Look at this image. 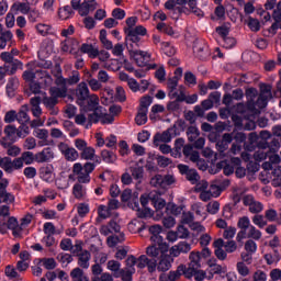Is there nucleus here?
I'll return each instance as SVG.
<instances>
[{
    "mask_svg": "<svg viewBox=\"0 0 281 281\" xmlns=\"http://www.w3.org/2000/svg\"><path fill=\"white\" fill-rule=\"evenodd\" d=\"M58 150L65 157L66 161H76L78 159V157H80V154H78V150H76V148L69 146V144H67V143H63V142L59 143Z\"/></svg>",
    "mask_w": 281,
    "mask_h": 281,
    "instance_id": "13",
    "label": "nucleus"
},
{
    "mask_svg": "<svg viewBox=\"0 0 281 281\" xmlns=\"http://www.w3.org/2000/svg\"><path fill=\"white\" fill-rule=\"evenodd\" d=\"M35 30L41 34V36H47V34L52 32V26L49 24L40 23L35 26Z\"/></svg>",
    "mask_w": 281,
    "mask_h": 281,
    "instance_id": "60",
    "label": "nucleus"
},
{
    "mask_svg": "<svg viewBox=\"0 0 281 281\" xmlns=\"http://www.w3.org/2000/svg\"><path fill=\"white\" fill-rule=\"evenodd\" d=\"M154 244L151 246H148L146 248V255L149 258H153L151 260H155V258H161L162 256H166V254H168L170 246L168 245V243L164 241V240H159V241H153Z\"/></svg>",
    "mask_w": 281,
    "mask_h": 281,
    "instance_id": "4",
    "label": "nucleus"
},
{
    "mask_svg": "<svg viewBox=\"0 0 281 281\" xmlns=\"http://www.w3.org/2000/svg\"><path fill=\"white\" fill-rule=\"evenodd\" d=\"M14 38L12 31H4L0 34V49H5L8 44Z\"/></svg>",
    "mask_w": 281,
    "mask_h": 281,
    "instance_id": "40",
    "label": "nucleus"
},
{
    "mask_svg": "<svg viewBox=\"0 0 281 281\" xmlns=\"http://www.w3.org/2000/svg\"><path fill=\"white\" fill-rule=\"evenodd\" d=\"M87 100L88 102L86 109L88 111L97 113L99 110L102 111V109H104L102 105H100V98L98 97V94H90Z\"/></svg>",
    "mask_w": 281,
    "mask_h": 281,
    "instance_id": "25",
    "label": "nucleus"
},
{
    "mask_svg": "<svg viewBox=\"0 0 281 281\" xmlns=\"http://www.w3.org/2000/svg\"><path fill=\"white\" fill-rule=\"evenodd\" d=\"M4 135L9 138V142H16V137H19V128L14 125H7L4 127Z\"/></svg>",
    "mask_w": 281,
    "mask_h": 281,
    "instance_id": "38",
    "label": "nucleus"
},
{
    "mask_svg": "<svg viewBox=\"0 0 281 281\" xmlns=\"http://www.w3.org/2000/svg\"><path fill=\"white\" fill-rule=\"evenodd\" d=\"M134 273H135V270L121 269V272H119V276H120L121 280H123V281H133Z\"/></svg>",
    "mask_w": 281,
    "mask_h": 281,
    "instance_id": "63",
    "label": "nucleus"
},
{
    "mask_svg": "<svg viewBox=\"0 0 281 281\" xmlns=\"http://www.w3.org/2000/svg\"><path fill=\"white\" fill-rule=\"evenodd\" d=\"M19 67H23V63H21L19 59H14V61L10 64H4L8 76H14L19 70Z\"/></svg>",
    "mask_w": 281,
    "mask_h": 281,
    "instance_id": "39",
    "label": "nucleus"
},
{
    "mask_svg": "<svg viewBox=\"0 0 281 281\" xmlns=\"http://www.w3.org/2000/svg\"><path fill=\"white\" fill-rule=\"evenodd\" d=\"M106 148H112V150H117V136L110 135L105 138Z\"/></svg>",
    "mask_w": 281,
    "mask_h": 281,
    "instance_id": "59",
    "label": "nucleus"
},
{
    "mask_svg": "<svg viewBox=\"0 0 281 281\" xmlns=\"http://www.w3.org/2000/svg\"><path fill=\"white\" fill-rule=\"evenodd\" d=\"M246 238H251L252 240H260L262 238V232H260L256 226L251 225L246 233Z\"/></svg>",
    "mask_w": 281,
    "mask_h": 281,
    "instance_id": "48",
    "label": "nucleus"
},
{
    "mask_svg": "<svg viewBox=\"0 0 281 281\" xmlns=\"http://www.w3.org/2000/svg\"><path fill=\"white\" fill-rule=\"evenodd\" d=\"M193 54L199 60H207L210 58V46L203 40H195L193 43Z\"/></svg>",
    "mask_w": 281,
    "mask_h": 281,
    "instance_id": "5",
    "label": "nucleus"
},
{
    "mask_svg": "<svg viewBox=\"0 0 281 281\" xmlns=\"http://www.w3.org/2000/svg\"><path fill=\"white\" fill-rule=\"evenodd\" d=\"M153 104V98L150 95H145L140 99L138 111H145L148 113V106Z\"/></svg>",
    "mask_w": 281,
    "mask_h": 281,
    "instance_id": "55",
    "label": "nucleus"
},
{
    "mask_svg": "<svg viewBox=\"0 0 281 281\" xmlns=\"http://www.w3.org/2000/svg\"><path fill=\"white\" fill-rule=\"evenodd\" d=\"M71 281H89V277L82 268H75L70 271Z\"/></svg>",
    "mask_w": 281,
    "mask_h": 281,
    "instance_id": "36",
    "label": "nucleus"
},
{
    "mask_svg": "<svg viewBox=\"0 0 281 281\" xmlns=\"http://www.w3.org/2000/svg\"><path fill=\"white\" fill-rule=\"evenodd\" d=\"M172 262H175L172 255L167 252L159 258L158 262L156 260V270L160 273H166V271H170V269H172Z\"/></svg>",
    "mask_w": 281,
    "mask_h": 281,
    "instance_id": "16",
    "label": "nucleus"
},
{
    "mask_svg": "<svg viewBox=\"0 0 281 281\" xmlns=\"http://www.w3.org/2000/svg\"><path fill=\"white\" fill-rule=\"evenodd\" d=\"M270 150L269 143H259V149L254 154L255 161H265L269 157Z\"/></svg>",
    "mask_w": 281,
    "mask_h": 281,
    "instance_id": "23",
    "label": "nucleus"
},
{
    "mask_svg": "<svg viewBox=\"0 0 281 281\" xmlns=\"http://www.w3.org/2000/svg\"><path fill=\"white\" fill-rule=\"evenodd\" d=\"M247 25L251 32H260V21L258 19L249 16Z\"/></svg>",
    "mask_w": 281,
    "mask_h": 281,
    "instance_id": "62",
    "label": "nucleus"
},
{
    "mask_svg": "<svg viewBox=\"0 0 281 281\" xmlns=\"http://www.w3.org/2000/svg\"><path fill=\"white\" fill-rule=\"evenodd\" d=\"M173 137H177V130L171 127L167 128L162 133H156L153 139L154 146H159V144H170Z\"/></svg>",
    "mask_w": 281,
    "mask_h": 281,
    "instance_id": "8",
    "label": "nucleus"
},
{
    "mask_svg": "<svg viewBox=\"0 0 281 281\" xmlns=\"http://www.w3.org/2000/svg\"><path fill=\"white\" fill-rule=\"evenodd\" d=\"M27 111H30V108L27 105H23L16 113L19 124H27V122H30V115H27Z\"/></svg>",
    "mask_w": 281,
    "mask_h": 281,
    "instance_id": "44",
    "label": "nucleus"
},
{
    "mask_svg": "<svg viewBox=\"0 0 281 281\" xmlns=\"http://www.w3.org/2000/svg\"><path fill=\"white\" fill-rule=\"evenodd\" d=\"M98 8L95 0H83L79 8L80 16H87L89 12H93Z\"/></svg>",
    "mask_w": 281,
    "mask_h": 281,
    "instance_id": "26",
    "label": "nucleus"
},
{
    "mask_svg": "<svg viewBox=\"0 0 281 281\" xmlns=\"http://www.w3.org/2000/svg\"><path fill=\"white\" fill-rule=\"evenodd\" d=\"M192 278H194L195 281H203L207 278V273L201 270V268L187 271V280H192Z\"/></svg>",
    "mask_w": 281,
    "mask_h": 281,
    "instance_id": "33",
    "label": "nucleus"
},
{
    "mask_svg": "<svg viewBox=\"0 0 281 281\" xmlns=\"http://www.w3.org/2000/svg\"><path fill=\"white\" fill-rule=\"evenodd\" d=\"M186 121L180 119L170 128H173V131H176V137H179V135L186 131Z\"/></svg>",
    "mask_w": 281,
    "mask_h": 281,
    "instance_id": "56",
    "label": "nucleus"
},
{
    "mask_svg": "<svg viewBox=\"0 0 281 281\" xmlns=\"http://www.w3.org/2000/svg\"><path fill=\"white\" fill-rule=\"evenodd\" d=\"M156 29L159 32H162L164 34H167L168 36H175V30L172 29V26H170V25H168L164 22L158 23Z\"/></svg>",
    "mask_w": 281,
    "mask_h": 281,
    "instance_id": "53",
    "label": "nucleus"
},
{
    "mask_svg": "<svg viewBox=\"0 0 281 281\" xmlns=\"http://www.w3.org/2000/svg\"><path fill=\"white\" fill-rule=\"evenodd\" d=\"M35 78H40L41 80L44 79V85L46 87H52V83L54 82L52 75H49L47 70H43V69L35 70Z\"/></svg>",
    "mask_w": 281,
    "mask_h": 281,
    "instance_id": "35",
    "label": "nucleus"
},
{
    "mask_svg": "<svg viewBox=\"0 0 281 281\" xmlns=\"http://www.w3.org/2000/svg\"><path fill=\"white\" fill-rule=\"evenodd\" d=\"M27 18H29L30 23H37V21H41V11H38L36 9H32L27 13Z\"/></svg>",
    "mask_w": 281,
    "mask_h": 281,
    "instance_id": "64",
    "label": "nucleus"
},
{
    "mask_svg": "<svg viewBox=\"0 0 281 281\" xmlns=\"http://www.w3.org/2000/svg\"><path fill=\"white\" fill-rule=\"evenodd\" d=\"M135 122L137 126H144L148 122V112L144 110H138L137 115L135 116Z\"/></svg>",
    "mask_w": 281,
    "mask_h": 281,
    "instance_id": "52",
    "label": "nucleus"
},
{
    "mask_svg": "<svg viewBox=\"0 0 281 281\" xmlns=\"http://www.w3.org/2000/svg\"><path fill=\"white\" fill-rule=\"evenodd\" d=\"M98 122H101V124H113V122H115V116L106 113V109L104 108H102V110H97L95 113L88 114V125H86V128H91V126L98 124Z\"/></svg>",
    "mask_w": 281,
    "mask_h": 281,
    "instance_id": "3",
    "label": "nucleus"
},
{
    "mask_svg": "<svg viewBox=\"0 0 281 281\" xmlns=\"http://www.w3.org/2000/svg\"><path fill=\"white\" fill-rule=\"evenodd\" d=\"M80 157L86 161H92L91 164L94 165V168L102 164V158L95 155V148L91 146H88L86 149H83L82 153H80Z\"/></svg>",
    "mask_w": 281,
    "mask_h": 281,
    "instance_id": "15",
    "label": "nucleus"
},
{
    "mask_svg": "<svg viewBox=\"0 0 281 281\" xmlns=\"http://www.w3.org/2000/svg\"><path fill=\"white\" fill-rule=\"evenodd\" d=\"M175 183V177L167 175V176H161V175H156L150 179V186L153 188H161L162 190L168 188V186H172Z\"/></svg>",
    "mask_w": 281,
    "mask_h": 281,
    "instance_id": "11",
    "label": "nucleus"
},
{
    "mask_svg": "<svg viewBox=\"0 0 281 281\" xmlns=\"http://www.w3.org/2000/svg\"><path fill=\"white\" fill-rule=\"evenodd\" d=\"M40 262L42 263V267L47 269V271H52L57 267L56 259L54 258H42L40 259Z\"/></svg>",
    "mask_w": 281,
    "mask_h": 281,
    "instance_id": "49",
    "label": "nucleus"
},
{
    "mask_svg": "<svg viewBox=\"0 0 281 281\" xmlns=\"http://www.w3.org/2000/svg\"><path fill=\"white\" fill-rule=\"evenodd\" d=\"M136 267L138 269H146L147 267L148 273H155L157 271V259H150L146 255H140L136 259Z\"/></svg>",
    "mask_w": 281,
    "mask_h": 281,
    "instance_id": "10",
    "label": "nucleus"
},
{
    "mask_svg": "<svg viewBox=\"0 0 281 281\" xmlns=\"http://www.w3.org/2000/svg\"><path fill=\"white\" fill-rule=\"evenodd\" d=\"M90 95L89 86L85 81L80 82L75 89V98L78 106H85Z\"/></svg>",
    "mask_w": 281,
    "mask_h": 281,
    "instance_id": "6",
    "label": "nucleus"
},
{
    "mask_svg": "<svg viewBox=\"0 0 281 281\" xmlns=\"http://www.w3.org/2000/svg\"><path fill=\"white\" fill-rule=\"evenodd\" d=\"M18 88H19V78L16 77L9 78L7 83L8 95H14V91H16Z\"/></svg>",
    "mask_w": 281,
    "mask_h": 281,
    "instance_id": "46",
    "label": "nucleus"
},
{
    "mask_svg": "<svg viewBox=\"0 0 281 281\" xmlns=\"http://www.w3.org/2000/svg\"><path fill=\"white\" fill-rule=\"evenodd\" d=\"M34 137H37V139H42L38 142V146H49V131L46 128H36L33 132Z\"/></svg>",
    "mask_w": 281,
    "mask_h": 281,
    "instance_id": "28",
    "label": "nucleus"
},
{
    "mask_svg": "<svg viewBox=\"0 0 281 281\" xmlns=\"http://www.w3.org/2000/svg\"><path fill=\"white\" fill-rule=\"evenodd\" d=\"M201 133L196 126H189L187 130V137L189 142H196Z\"/></svg>",
    "mask_w": 281,
    "mask_h": 281,
    "instance_id": "51",
    "label": "nucleus"
},
{
    "mask_svg": "<svg viewBox=\"0 0 281 281\" xmlns=\"http://www.w3.org/2000/svg\"><path fill=\"white\" fill-rule=\"evenodd\" d=\"M49 93H50L52 98H55V100H58V98H66L67 97V88L52 87L49 89Z\"/></svg>",
    "mask_w": 281,
    "mask_h": 281,
    "instance_id": "47",
    "label": "nucleus"
},
{
    "mask_svg": "<svg viewBox=\"0 0 281 281\" xmlns=\"http://www.w3.org/2000/svg\"><path fill=\"white\" fill-rule=\"evenodd\" d=\"M189 266L186 267L187 271H194L201 269L203 265V259L201 257V251L193 250L189 255Z\"/></svg>",
    "mask_w": 281,
    "mask_h": 281,
    "instance_id": "20",
    "label": "nucleus"
},
{
    "mask_svg": "<svg viewBox=\"0 0 281 281\" xmlns=\"http://www.w3.org/2000/svg\"><path fill=\"white\" fill-rule=\"evenodd\" d=\"M177 168L180 175H183L187 181L191 182V186H194V183H199V181H201V176L196 169H190L188 165L183 164L178 165Z\"/></svg>",
    "mask_w": 281,
    "mask_h": 281,
    "instance_id": "9",
    "label": "nucleus"
},
{
    "mask_svg": "<svg viewBox=\"0 0 281 281\" xmlns=\"http://www.w3.org/2000/svg\"><path fill=\"white\" fill-rule=\"evenodd\" d=\"M170 256L179 258L180 254H190L192 251V244L188 241H179L170 248Z\"/></svg>",
    "mask_w": 281,
    "mask_h": 281,
    "instance_id": "17",
    "label": "nucleus"
},
{
    "mask_svg": "<svg viewBox=\"0 0 281 281\" xmlns=\"http://www.w3.org/2000/svg\"><path fill=\"white\" fill-rule=\"evenodd\" d=\"M61 52H69V54H76L80 47V42L74 37H67L60 44Z\"/></svg>",
    "mask_w": 281,
    "mask_h": 281,
    "instance_id": "21",
    "label": "nucleus"
},
{
    "mask_svg": "<svg viewBox=\"0 0 281 281\" xmlns=\"http://www.w3.org/2000/svg\"><path fill=\"white\" fill-rule=\"evenodd\" d=\"M128 207L136 212V216L138 218H150V216H153V211H150L148 206L139 207V200L137 199H133L132 201H130Z\"/></svg>",
    "mask_w": 281,
    "mask_h": 281,
    "instance_id": "14",
    "label": "nucleus"
},
{
    "mask_svg": "<svg viewBox=\"0 0 281 281\" xmlns=\"http://www.w3.org/2000/svg\"><path fill=\"white\" fill-rule=\"evenodd\" d=\"M187 3L192 14H194L195 16H200V19H203V16H205V13L203 12V10H201L198 7V0H188Z\"/></svg>",
    "mask_w": 281,
    "mask_h": 281,
    "instance_id": "41",
    "label": "nucleus"
},
{
    "mask_svg": "<svg viewBox=\"0 0 281 281\" xmlns=\"http://www.w3.org/2000/svg\"><path fill=\"white\" fill-rule=\"evenodd\" d=\"M236 269H237V273H239V276H241L243 278H247V276H249V267H247L245 262L243 261L237 262Z\"/></svg>",
    "mask_w": 281,
    "mask_h": 281,
    "instance_id": "58",
    "label": "nucleus"
},
{
    "mask_svg": "<svg viewBox=\"0 0 281 281\" xmlns=\"http://www.w3.org/2000/svg\"><path fill=\"white\" fill-rule=\"evenodd\" d=\"M41 97H32L30 99L31 112L33 117H41L43 115V109H41Z\"/></svg>",
    "mask_w": 281,
    "mask_h": 281,
    "instance_id": "27",
    "label": "nucleus"
},
{
    "mask_svg": "<svg viewBox=\"0 0 281 281\" xmlns=\"http://www.w3.org/2000/svg\"><path fill=\"white\" fill-rule=\"evenodd\" d=\"M246 98L248 100L249 109H256V99L258 98V90L256 88H248L246 90Z\"/></svg>",
    "mask_w": 281,
    "mask_h": 281,
    "instance_id": "34",
    "label": "nucleus"
},
{
    "mask_svg": "<svg viewBox=\"0 0 281 281\" xmlns=\"http://www.w3.org/2000/svg\"><path fill=\"white\" fill-rule=\"evenodd\" d=\"M101 159L105 164H115L117 161V155L109 149L101 150Z\"/></svg>",
    "mask_w": 281,
    "mask_h": 281,
    "instance_id": "37",
    "label": "nucleus"
},
{
    "mask_svg": "<svg viewBox=\"0 0 281 281\" xmlns=\"http://www.w3.org/2000/svg\"><path fill=\"white\" fill-rule=\"evenodd\" d=\"M187 273H188V270H186V266L180 265L176 271L169 272V280L170 281L179 280L181 276H184V278H187Z\"/></svg>",
    "mask_w": 281,
    "mask_h": 281,
    "instance_id": "42",
    "label": "nucleus"
},
{
    "mask_svg": "<svg viewBox=\"0 0 281 281\" xmlns=\"http://www.w3.org/2000/svg\"><path fill=\"white\" fill-rule=\"evenodd\" d=\"M95 170V165L91 161H87L83 166L80 162H76L72 166V172L77 177L78 183H91V172Z\"/></svg>",
    "mask_w": 281,
    "mask_h": 281,
    "instance_id": "2",
    "label": "nucleus"
},
{
    "mask_svg": "<svg viewBox=\"0 0 281 281\" xmlns=\"http://www.w3.org/2000/svg\"><path fill=\"white\" fill-rule=\"evenodd\" d=\"M106 270L112 272L113 278H120L122 263L117 260H109L106 263Z\"/></svg>",
    "mask_w": 281,
    "mask_h": 281,
    "instance_id": "32",
    "label": "nucleus"
},
{
    "mask_svg": "<svg viewBox=\"0 0 281 281\" xmlns=\"http://www.w3.org/2000/svg\"><path fill=\"white\" fill-rule=\"evenodd\" d=\"M218 210H221V203H218V201L209 202L206 205V212H209V214H218Z\"/></svg>",
    "mask_w": 281,
    "mask_h": 281,
    "instance_id": "61",
    "label": "nucleus"
},
{
    "mask_svg": "<svg viewBox=\"0 0 281 281\" xmlns=\"http://www.w3.org/2000/svg\"><path fill=\"white\" fill-rule=\"evenodd\" d=\"M58 16L61 19V21H67V19H71V16H74V9L69 5L59 8Z\"/></svg>",
    "mask_w": 281,
    "mask_h": 281,
    "instance_id": "45",
    "label": "nucleus"
},
{
    "mask_svg": "<svg viewBox=\"0 0 281 281\" xmlns=\"http://www.w3.org/2000/svg\"><path fill=\"white\" fill-rule=\"evenodd\" d=\"M79 49L81 54H87L89 58H98V47H95L93 44L83 43Z\"/></svg>",
    "mask_w": 281,
    "mask_h": 281,
    "instance_id": "30",
    "label": "nucleus"
},
{
    "mask_svg": "<svg viewBox=\"0 0 281 281\" xmlns=\"http://www.w3.org/2000/svg\"><path fill=\"white\" fill-rule=\"evenodd\" d=\"M34 161H36V155L32 151H24L21 157L13 160L10 157L0 158V166L4 172L12 175L14 170H21L23 168V164H25V166H32Z\"/></svg>",
    "mask_w": 281,
    "mask_h": 281,
    "instance_id": "1",
    "label": "nucleus"
},
{
    "mask_svg": "<svg viewBox=\"0 0 281 281\" xmlns=\"http://www.w3.org/2000/svg\"><path fill=\"white\" fill-rule=\"evenodd\" d=\"M132 56L138 67L148 66V63H150V58H153V55H150V53L137 49L132 52Z\"/></svg>",
    "mask_w": 281,
    "mask_h": 281,
    "instance_id": "18",
    "label": "nucleus"
},
{
    "mask_svg": "<svg viewBox=\"0 0 281 281\" xmlns=\"http://www.w3.org/2000/svg\"><path fill=\"white\" fill-rule=\"evenodd\" d=\"M265 216L269 223H278V225H281V220H278V211L273 209H269L265 212Z\"/></svg>",
    "mask_w": 281,
    "mask_h": 281,
    "instance_id": "50",
    "label": "nucleus"
},
{
    "mask_svg": "<svg viewBox=\"0 0 281 281\" xmlns=\"http://www.w3.org/2000/svg\"><path fill=\"white\" fill-rule=\"evenodd\" d=\"M42 102L44 104V106H46V109H54V106H56V104H58V99L54 98V97H47V94L42 95Z\"/></svg>",
    "mask_w": 281,
    "mask_h": 281,
    "instance_id": "54",
    "label": "nucleus"
},
{
    "mask_svg": "<svg viewBox=\"0 0 281 281\" xmlns=\"http://www.w3.org/2000/svg\"><path fill=\"white\" fill-rule=\"evenodd\" d=\"M91 262V252L83 250L77 256V265L79 269H89Z\"/></svg>",
    "mask_w": 281,
    "mask_h": 281,
    "instance_id": "24",
    "label": "nucleus"
},
{
    "mask_svg": "<svg viewBox=\"0 0 281 281\" xmlns=\"http://www.w3.org/2000/svg\"><path fill=\"white\" fill-rule=\"evenodd\" d=\"M127 229L128 232H131V234H139L140 232H144V229H146V224H144V222L139 220H133L128 223Z\"/></svg>",
    "mask_w": 281,
    "mask_h": 281,
    "instance_id": "31",
    "label": "nucleus"
},
{
    "mask_svg": "<svg viewBox=\"0 0 281 281\" xmlns=\"http://www.w3.org/2000/svg\"><path fill=\"white\" fill-rule=\"evenodd\" d=\"M54 159V149L45 147L42 151L35 154L36 164H47Z\"/></svg>",
    "mask_w": 281,
    "mask_h": 281,
    "instance_id": "22",
    "label": "nucleus"
},
{
    "mask_svg": "<svg viewBox=\"0 0 281 281\" xmlns=\"http://www.w3.org/2000/svg\"><path fill=\"white\" fill-rule=\"evenodd\" d=\"M149 234H151L150 240L153 241H161L164 240V237H161V226L159 225H153L148 228Z\"/></svg>",
    "mask_w": 281,
    "mask_h": 281,
    "instance_id": "43",
    "label": "nucleus"
},
{
    "mask_svg": "<svg viewBox=\"0 0 281 281\" xmlns=\"http://www.w3.org/2000/svg\"><path fill=\"white\" fill-rule=\"evenodd\" d=\"M271 89H272L271 85L262 83L260 86V94L256 101V106L258 109H265L269 100L273 98V94L271 93Z\"/></svg>",
    "mask_w": 281,
    "mask_h": 281,
    "instance_id": "7",
    "label": "nucleus"
},
{
    "mask_svg": "<svg viewBox=\"0 0 281 281\" xmlns=\"http://www.w3.org/2000/svg\"><path fill=\"white\" fill-rule=\"evenodd\" d=\"M72 196L77 199V201H85L87 199V187L81 183H75L72 187Z\"/></svg>",
    "mask_w": 281,
    "mask_h": 281,
    "instance_id": "29",
    "label": "nucleus"
},
{
    "mask_svg": "<svg viewBox=\"0 0 281 281\" xmlns=\"http://www.w3.org/2000/svg\"><path fill=\"white\" fill-rule=\"evenodd\" d=\"M161 49L166 56H175V54H177L175 46L170 45L168 42H161Z\"/></svg>",
    "mask_w": 281,
    "mask_h": 281,
    "instance_id": "57",
    "label": "nucleus"
},
{
    "mask_svg": "<svg viewBox=\"0 0 281 281\" xmlns=\"http://www.w3.org/2000/svg\"><path fill=\"white\" fill-rule=\"evenodd\" d=\"M237 227L240 231L237 233L236 240L237 243H243L247 238V231L251 227V221L248 216L239 217Z\"/></svg>",
    "mask_w": 281,
    "mask_h": 281,
    "instance_id": "12",
    "label": "nucleus"
},
{
    "mask_svg": "<svg viewBox=\"0 0 281 281\" xmlns=\"http://www.w3.org/2000/svg\"><path fill=\"white\" fill-rule=\"evenodd\" d=\"M125 45L128 49V52H132L136 49V47H139V43L142 41V37H139V35L135 34L134 32L130 31L128 29L125 30Z\"/></svg>",
    "mask_w": 281,
    "mask_h": 281,
    "instance_id": "19",
    "label": "nucleus"
}]
</instances>
